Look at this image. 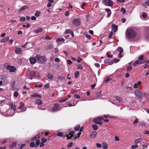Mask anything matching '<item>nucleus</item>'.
<instances>
[{"mask_svg": "<svg viewBox=\"0 0 149 149\" xmlns=\"http://www.w3.org/2000/svg\"><path fill=\"white\" fill-rule=\"evenodd\" d=\"M26 74L28 76H31L30 79L32 80L33 78H37L40 77L39 73L36 71H30L29 70H27L26 72Z\"/></svg>", "mask_w": 149, "mask_h": 149, "instance_id": "1", "label": "nucleus"}, {"mask_svg": "<svg viewBox=\"0 0 149 149\" xmlns=\"http://www.w3.org/2000/svg\"><path fill=\"white\" fill-rule=\"evenodd\" d=\"M126 35L128 38L134 39L135 38L136 33L133 29H130L127 30Z\"/></svg>", "mask_w": 149, "mask_h": 149, "instance_id": "2", "label": "nucleus"}, {"mask_svg": "<svg viewBox=\"0 0 149 149\" xmlns=\"http://www.w3.org/2000/svg\"><path fill=\"white\" fill-rule=\"evenodd\" d=\"M35 57L37 59L38 63H44L47 61V59L45 56H41L37 55L35 56Z\"/></svg>", "mask_w": 149, "mask_h": 149, "instance_id": "3", "label": "nucleus"}, {"mask_svg": "<svg viewBox=\"0 0 149 149\" xmlns=\"http://www.w3.org/2000/svg\"><path fill=\"white\" fill-rule=\"evenodd\" d=\"M102 120H104L103 117L100 116L94 118L93 121L95 123L101 125L102 124V122H101Z\"/></svg>", "mask_w": 149, "mask_h": 149, "instance_id": "4", "label": "nucleus"}, {"mask_svg": "<svg viewBox=\"0 0 149 149\" xmlns=\"http://www.w3.org/2000/svg\"><path fill=\"white\" fill-rule=\"evenodd\" d=\"M103 3L105 6H112L113 5V2L111 0H103Z\"/></svg>", "mask_w": 149, "mask_h": 149, "instance_id": "5", "label": "nucleus"}, {"mask_svg": "<svg viewBox=\"0 0 149 149\" xmlns=\"http://www.w3.org/2000/svg\"><path fill=\"white\" fill-rule=\"evenodd\" d=\"M4 66L7 70H9L10 72H14L16 71V68L14 66L8 65L6 67V65H4Z\"/></svg>", "mask_w": 149, "mask_h": 149, "instance_id": "6", "label": "nucleus"}, {"mask_svg": "<svg viewBox=\"0 0 149 149\" xmlns=\"http://www.w3.org/2000/svg\"><path fill=\"white\" fill-rule=\"evenodd\" d=\"M73 24L75 26H78L80 24V21L79 18H75L73 20Z\"/></svg>", "mask_w": 149, "mask_h": 149, "instance_id": "7", "label": "nucleus"}, {"mask_svg": "<svg viewBox=\"0 0 149 149\" xmlns=\"http://www.w3.org/2000/svg\"><path fill=\"white\" fill-rule=\"evenodd\" d=\"M60 109L59 107V104L58 103H56L54 105V107L52 108V111L55 112L60 110Z\"/></svg>", "mask_w": 149, "mask_h": 149, "instance_id": "8", "label": "nucleus"}, {"mask_svg": "<svg viewBox=\"0 0 149 149\" xmlns=\"http://www.w3.org/2000/svg\"><path fill=\"white\" fill-rule=\"evenodd\" d=\"M134 94L135 96L138 98H140L142 97V93L139 90H136L135 91Z\"/></svg>", "mask_w": 149, "mask_h": 149, "instance_id": "9", "label": "nucleus"}, {"mask_svg": "<svg viewBox=\"0 0 149 149\" xmlns=\"http://www.w3.org/2000/svg\"><path fill=\"white\" fill-rule=\"evenodd\" d=\"M104 63L109 65H112L113 63V61L109 59H106L104 60Z\"/></svg>", "mask_w": 149, "mask_h": 149, "instance_id": "10", "label": "nucleus"}, {"mask_svg": "<svg viewBox=\"0 0 149 149\" xmlns=\"http://www.w3.org/2000/svg\"><path fill=\"white\" fill-rule=\"evenodd\" d=\"M37 59L36 57H31L29 58V61L31 64L33 65L36 62Z\"/></svg>", "mask_w": 149, "mask_h": 149, "instance_id": "11", "label": "nucleus"}, {"mask_svg": "<svg viewBox=\"0 0 149 149\" xmlns=\"http://www.w3.org/2000/svg\"><path fill=\"white\" fill-rule=\"evenodd\" d=\"M20 105L19 106L18 108L19 109H22V111H25L26 110V107H24V104L22 102H21L20 103Z\"/></svg>", "mask_w": 149, "mask_h": 149, "instance_id": "12", "label": "nucleus"}, {"mask_svg": "<svg viewBox=\"0 0 149 149\" xmlns=\"http://www.w3.org/2000/svg\"><path fill=\"white\" fill-rule=\"evenodd\" d=\"M28 8V6H22L20 8L17 9V11L18 12H20L23 10H24Z\"/></svg>", "mask_w": 149, "mask_h": 149, "instance_id": "13", "label": "nucleus"}, {"mask_svg": "<svg viewBox=\"0 0 149 149\" xmlns=\"http://www.w3.org/2000/svg\"><path fill=\"white\" fill-rule=\"evenodd\" d=\"M143 63H142V61H139V60H136L134 63L133 65L136 67Z\"/></svg>", "mask_w": 149, "mask_h": 149, "instance_id": "14", "label": "nucleus"}, {"mask_svg": "<svg viewBox=\"0 0 149 149\" xmlns=\"http://www.w3.org/2000/svg\"><path fill=\"white\" fill-rule=\"evenodd\" d=\"M144 56L143 55H141L138 58V59L139 61H142V63H144L146 61V59L145 58H144Z\"/></svg>", "mask_w": 149, "mask_h": 149, "instance_id": "15", "label": "nucleus"}, {"mask_svg": "<svg viewBox=\"0 0 149 149\" xmlns=\"http://www.w3.org/2000/svg\"><path fill=\"white\" fill-rule=\"evenodd\" d=\"M9 105L11 108L13 109L14 111H16V106L15 104H13V103L10 102L9 104Z\"/></svg>", "mask_w": 149, "mask_h": 149, "instance_id": "16", "label": "nucleus"}, {"mask_svg": "<svg viewBox=\"0 0 149 149\" xmlns=\"http://www.w3.org/2000/svg\"><path fill=\"white\" fill-rule=\"evenodd\" d=\"M15 52L16 54H20L22 52V49L20 48H17L15 49Z\"/></svg>", "mask_w": 149, "mask_h": 149, "instance_id": "17", "label": "nucleus"}, {"mask_svg": "<svg viewBox=\"0 0 149 149\" xmlns=\"http://www.w3.org/2000/svg\"><path fill=\"white\" fill-rule=\"evenodd\" d=\"M105 11L107 13V17H110L111 14V10L108 8H106L105 9Z\"/></svg>", "mask_w": 149, "mask_h": 149, "instance_id": "18", "label": "nucleus"}, {"mask_svg": "<svg viewBox=\"0 0 149 149\" xmlns=\"http://www.w3.org/2000/svg\"><path fill=\"white\" fill-rule=\"evenodd\" d=\"M35 103L38 105H40L42 104V102L40 99H37L35 101Z\"/></svg>", "mask_w": 149, "mask_h": 149, "instance_id": "19", "label": "nucleus"}, {"mask_svg": "<svg viewBox=\"0 0 149 149\" xmlns=\"http://www.w3.org/2000/svg\"><path fill=\"white\" fill-rule=\"evenodd\" d=\"M142 5L144 7L146 8L147 7V6H149V0H147V1L145 2L144 3L142 4Z\"/></svg>", "mask_w": 149, "mask_h": 149, "instance_id": "20", "label": "nucleus"}, {"mask_svg": "<svg viewBox=\"0 0 149 149\" xmlns=\"http://www.w3.org/2000/svg\"><path fill=\"white\" fill-rule=\"evenodd\" d=\"M97 133L96 132L94 131L90 135V137L93 138L95 137L96 136Z\"/></svg>", "mask_w": 149, "mask_h": 149, "instance_id": "21", "label": "nucleus"}, {"mask_svg": "<svg viewBox=\"0 0 149 149\" xmlns=\"http://www.w3.org/2000/svg\"><path fill=\"white\" fill-rule=\"evenodd\" d=\"M112 27H113L112 30H113L114 32H115L117 31L118 27L117 25H115L114 24H113L112 25Z\"/></svg>", "mask_w": 149, "mask_h": 149, "instance_id": "22", "label": "nucleus"}, {"mask_svg": "<svg viewBox=\"0 0 149 149\" xmlns=\"http://www.w3.org/2000/svg\"><path fill=\"white\" fill-rule=\"evenodd\" d=\"M142 139L141 138H138L135 139L134 142L136 143H138L142 141Z\"/></svg>", "mask_w": 149, "mask_h": 149, "instance_id": "23", "label": "nucleus"}, {"mask_svg": "<svg viewBox=\"0 0 149 149\" xmlns=\"http://www.w3.org/2000/svg\"><path fill=\"white\" fill-rule=\"evenodd\" d=\"M126 88L127 89V92L128 93H130L132 91V87L127 86L126 87Z\"/></svg>", "mask_w": 149, "mask_h": 149, "instance_id": "24", "label": "nucleus"}, {"mask_svg": "<svg viewBox=\"0 0 149 149\" xmlns=\"http://www.w3.org/2000/svg\"><path fill=\"white\" fill-rule=\"evenodd\" d=\"M65 77L63 76H58L57 78V81H58L59 80H61V81L63 80H65Z\"/></svg>", "mask_w": 149, "mask_h": 149, "instance_id": "25", "label": "nucleus"}, {"mask_svg": "<svg viewBox=\"0 0 149 149\" xmlns=\"http://www.w3.org/2000/svg\"><path fill=\"white\" fill-rule=\"evenodd\" d=\"M102 148L103 149H106L108 148V145L106 142H104L102 144Z\"/></svg>", "mask_w": 149, "mask_h": 149, "instance_id": "26", "label": "nucleus"}, {"mask_svg": "<svg viewBox=\"0 0 149 149\" xmlns=\"http://www.w3.org/2000/svg\"><path fill=\"white\" fill-rule=\"evenodd\" d=\"M9 38L8 37L6 36L5 38H3L1 40V42H3L6 41H7L9 40Z\"/></svg>", "mask_w": 149, "mask_h": 149, "instance_id": "27", "label": "nucleus"}, {"mask_svg": "<svg viewBox=\"0 0 149 149\" xmlns=\"http://www.w3.org/2000/svg\"><path fill=\"white\" fill-rule=\"evenodd\" d=\"M40 135L39 134H37L32 138V140L34 141L37 139L40 138Z\"/></svg>", "mask_w": 149, "mask_h": 149, "instance_id": "28", "label": "nucleus"}, {"mask_svg": "<svg viewBox=\"0 0 149 149\" xmlns=\"http://www.w3.org/2000/svg\"><path fill=\"white\" fill-rule=\"evenodd\" d=\"M47 76L49 79L52 80L53 78V76L52 75H51L50 73H48L47 75Z\"/></svg>", "mask_w": 149, "mask_h": 149, "instance_id": "29", "label": "nucleus"}, {"mask_svg": "<svg viewBox=\"0 0 149 149\" xmlns=\"http://www.w3.org/2000/svg\"><path fill=\"white\" fill-rule=\"evenodd\" d=\"M42 31V29L41 28H39L36 30L34 32L36 33H38L41 32Z\"/></svg>", "mask_w": 149, "mask_h": 149, "instance_id": "30", "label": "nucleus"}, {"mask_svg": "<svg viewBox=\"0 0 149 149\" xmlns=\"http://www.w3.org/2000/svg\"><path fill=\"white\" fill-rule=\"evenodd\" d=\"M17 143L15 142H13L9 146L10 148H15L16 145Z\"/></svg>", "mask_w": 149, "mask_h": 149, "instance_id": "31", "label": "nucleus"}, {"mask_svg": "<svg viewBox=\"0 0 149 149\" xmlns=\"http://www.w3.org/2000/svg\"><path fill=\"white\" fill-rule=\"evenodd\" d=\"M79 72L78 71H76L74 73V77L75 78H77L79 76Z\"/></svg>", "mask_w": 149, "mask_h": 149, "instance_id": "32", "label": "nucleus"}, {"mask_svg": "<svg viewBox=\"0 0 149 149\" xmlns=\"http://www.w3.org/2000/svg\"><path fill=\"white\" fill-rule=\"evenodd\" d=\"M92 127L94 130H96L98 128V126L97 125L94 124L92 125Z\"/></svg>", "mask_w": 149, "mask_h": 149, "instance_id": "33", "label": "nucleus"}, {"mask_svg": "<svg viewBox=\"0 0 149 149\" xmlns=\"http://www.w3.org/2000/svg\"><path fill=\"white\" fill-rule=\"evenodd\" d=\"M65 40L63 38H58L56 40V41L58 42H60L64 41Z\"/></svg>", "mask_w": 149, "mask_h": 149, "instance_id": "34", "label": "nucleus"}, {"mask_svg": "<svg viewBox=\"0 0 149 149\" xmlns=\"http://www.w3.org/2000/svg\"><path fill=\"white\" fill-rule=\"evenodd\" d=\"M15 81H13L12 83H11V86L12 87V88L14 89H15Z\"/></svg>", "mask_w": 149, "mask_h": 149, "instance_id": "35", "label": "nucleus"}, {"mask_svg": "<svg viewBox=\"0 0 149 149\" xmlns=\"http://www.w3.org/2000/svg\"><path fill=\"white\" fill-rule=\"evenodd\" d=\"M32 96L33 97H38L40 98L41 97V96L40 95L36 93H35Z\"/></svg>", "mask_w": 149, "mask_h": 149, "instance_id": "36", "label": "nucleus"}, {"mask_svg": "<svg viewBox=\"0 0 149 149\" xmlns=\"http://www.w3.org/2000/svg\"><path fill=\"white\" fill-rule=\"evenodd\" d=\"M40 12L37 11L35 13V15L36 17H38L40 15Z\"/></svg>", "mask_w": 149, "mask_h": 149, "instance_id": "37", "label": "nucleus"}, {"mask_svg": "<svg viewBox=\"0 0 149 149\" xmlns=\"http://www.w3.org/2000/svg\"><path fill=\"white\" fill-rule=\"evenodd\" d=\"M80 127V125H78L75 127L74 130L76 131L79 130V129Z\"/></svg>", "mask_w": 149, "mask_h": 149, "instance_id": "38", "label": "nucleus"}, {"mask_svg": "<svg viewBox=\"0 0 149 149\" xmlns=\"http://www.w3.org/2000/svg\"><path fill=\"white\" fill-rule=\"evenodd\" d=\"M116 97L117 100L119 102H122V100L121 98L120 97L118 96H116Z\"/></svg>", "mask_w": 149, "mask_h": 149, "instance_id": "39", "label": "nucleus"}, {"mask_svg": "<svg viewBox=\"0 0 149 149\" xmlns=\"http://www.w3.org/2000/svg\"><path fill=\"white\" fill-rule=\"evenodd\" d=\"M63 133L62 132H58L57 134V135L60 137H62L63 136Z\"/></svg>", "mask_w": 149, "mask_h": 149, "instance_id": "40", "label": "nucleus"}, {"mask_svg": "<svg viewBox=\"0 0 149 149\" xmlns=\"http://www.w3.org/2000/svg\"><path fill=\"white\" fill-rule=\"evenodd\" d=\"M117 51L118 52H119L120 53H122L123 52V50L122 48L121 47H119Z\"/></svg>", "mask_w": 149, "mask_h": 149, "instance_id": "41", "label": "nucleus"}, {"mask_svg": "<svg viewBox=\"0 0 149 149\" xmlns=\"http://www.w3.org/2000/svg\"><path fill=\"white\" fill-rule=\"evenodd\" d=\"M68 99V98H66V99H63L61 100H60L59 101V102H63L67 100Z\"/></svg>", "mask_w": 149, "mask_h": 149, "instance_id": "42", "label": "nucleus"}, {"mask_svg": "<svg viewBox=\"0 0 149 149\" xmlns=\"http://www.w3.org/2000/svg\"><path fill=\"white\" fill-rule=\"evenodd\" d=\"M75 132L74 131H72L69 132V135L70 136H73L74 134H75Z\"/></svg>", "mask_w": 149, "mask_h": 149, "instance_id": "43", "label": "nucleus"}, {"mask_svg": "<svg viewBox=\"0 0 149 149\" xmlns=\"http://www.w3.org/2000/svg\"><path fill=\"white\" fill-rule=\"evenodd\" d=\"M30 146L31 147H33L35 146V144L34 142H32L30 144Z\"/></svg>", "mask_w": 149, "mask_h": 149, "instance_id": "44", "label": "nucleus"}, {"mask_svg": "<svg viewBox=\"0 0 149 149\" xmlns=\"http://www.w3.org/2000/svg\"><path fill=\"white\" fill-rule=\"evenodd\" d=\"M111 77L110 76L108 77L107 79L105 80V82L107 83L111 79Z\"/></svg>", "mask_w": 149, "mask_h": 149, "instance_id": "45", "label": "nucleus"}, {"mask_svg": "<svg viewBox=\"0 0 149 149\" xmlns=\"http://www.w3.org/2000/svg\"><path fill=\"white\" fill-rule=\"evenodd\" d=\"M78 67V69L80 70H82L83 68V67L80 64H78L77 65Z\"/></svg>", "mask_w": 149, "mask_h": 149, "instance_id": "46", "label": "nucleus"}, {"mask_svg": "<svg viewBox=\"0 0 149 149\" xmlns=\"http://www.w3.org/2000/svg\"><path fill=\"white\" fill-rule=\"evenodd\" d=\"M53 48V47L52 46V45H49V46H47L46 47V50H47V49H52Z\"/></svg>", "mask_w": 149, "mask_h": 149, "instance_id": "47", "label": "nucleus"}, {"mask_svg": "<svg viewBox=\"0 0 149 149\" xmlns=\"http://www.w3.org/2000/svg\"><path fill=\"white\" fill-rule=\"evenodd\" d=\"M40 141L39 139H38L36 141V147L37 146H38V145L40 143Z\"/></svg>", "mask_w": 149, "mask_h": 149, "instance_id": "48", "label": "nucleus"}, {"mask_svg": "<svg viewBox=\"0 0 149 149\" xmlns=\"http://www.w3.org/2000/svg\"><path fill=\"white\" fill-rule=\"evenodd\" d=\"M19 20L21 21L24 22L26 20V18L24 17H22L20 18Z\"/></svg>", "mask_w": 149, "mask_h": 149, "instance_id": "49", "label": "nucleus"}, {"mask_svg": "<svg viewBox=\"0 0 149 149\" xmlns=\"http://www.w3.org/2000/svg\"><path fill=\"white\" fill-rule=\"evenodd\" d=\"M138 147V145L137 144H136L135 145H132L131 146V147L132 149H135L137 148Z\"/></svg>", "mask_w": 149, "mask_h": 149, "instance_id": "50", "label": "nucleus"}, {"mask_svg": "<svg viewBox=\"0 0 149 149\" xmlns=\"http://www.w3.org/2000/svg\"><path fill=\"white\" fill-rule=\"evenodd\" d=\"M121 11L124 14L126 12V10L125 8H122L121 9Z\"/></svg>", "mask_w": 149, "mask_h": 149, "instance_id": "51", "label": "nucleus"}, {"mask_svg": "<svg viewBox=\"0 0 149 149\" xmlns=\"http://www.w3.org/2000/svg\"><path fill=\"white\" fill-rule=\"evenodd\" d=\"M41 141L42 142H43V143H45L47 141V139L44 138H42L41 139Z\"/></svg>", "mask_w": 149, "mask_h": 149, "instance_id": "52", "label": "nucleus"}, {"mask_svg": "<svg viewBox=\"0 0 149 149\" xmlns=\"http://www.w3.org/2000/svg\"><path fill=\"white\" fill-rule=\"evenodd\" d=\"M72 31L69 29H66L65 31V34L71 33Z\"/></svg>", "mask_w": 149, "mask_h": 149, "instance_id": "53", "label": "nucleus"}, {"mask_svg": "<svg viewBox=\"0 0 149 149\" xmlns=\"http://www.w3.org/2000/svg\"><path fill=\"white\" fill-rule=\"evenodd\" d=\"M18 95V93L17 91H15L14 93V95L15 97H17Z\"/></svg>", "mask_w": 149, "mask_h": 149, "instance_id": "54", "label": "nucleus"}, {"mask_svg": "<svg viewBox=\"0 0 149 149\" xmlns=\"http://www.w3.org/2000/svg\"><path fill=\"white\" fill-rule=\"evenodd\" d=\"M68 63L69 65H70L72 63V62L70 60H67Z\"/></svg>", "mask_w": 149, "mask_h": 149, "instance_id": "55", "label": "nucleus"}, {"mask_svg": "<svg viewBox=\"0 0 149 149\" xmlns=\"http://www.w3.org/2000/svg\"><path fill=\"white\" fill-rule=\"evenodd\" d=\"M73 145V143L70 142V143L68 145V148H71L72 147Z\"/></svg>", "mask_w": 149, "mask_h": 149, "instance_id": "56", "label": "nucleus"}, {"mask_svg": "<svg viewBox=\"0 0 149 149\" xmlns=\"http://www.w3.org/2000/svg\"><path fill=\"white\" fill-rule=\"evenodd\" d=\"M74 97L76 98H78L80 99V97L79 95L78 94H75L74 95Z\"/></svg>", "mask_w": 149, "mask_h": 149, "instance_id": "57", "label": "nucleus"}, {"mask_svg": "<svg viewBox=\"0 0 149 149\" xmlns=\"http://www.w3.org/2000/svg\"><path fill=\"white\" fill-rule=\"evenodd\" d=\"M107 56L108 58H112L113 56L112 55H110L109 53H108V52H107Z\"/></svg>", "mask_w": 149, "mask_h": 149, "instance_id": "58", "label": "nucleus"}, {"mask_svg": "<svg viewBox=\"0 0 149 149\" xmlns=\"http://www.w3.org/2000/svg\"><path fill=\"white\" fill-rule=\"evenodd\" d=\"M132 69V67L131 66H130L127 67V71H130Z\"/></svg>", "mask_w": 149, "mask_h": 149, "instance_id": "59", "label": "nucleus"}, {"mask_svg": "<svg viewBox=\"0 0 149 149\" xmlns=\"http://www.w3.org/2000/svg\"><path fill=\"white\" fill-rule=\"evenodd\" d=\"M86 37L88 38L89 39H91V36L89 34H86Z\"/></svg>", "mask_w": 149, "mask_h": 149, "instance_id": "60", "label": "nucleus"}, {"mask_svg": "<svg viewBox=\"0 0 149 149\" xmlns=\"http://www.w3.org/2000/svg\"><path fill=\"white\" fill-rule=\"evenodd\" d=\"M49 86V83L47 84L45 86V89H47Z\"/></svg>", "mask_w": 149, "mask_h": 149, "instance_id": "61", "label": "nucleus"}, {"mask_svg": "<svg viewBox=\"0 0 149 149\" xmlns=\"http://www.w3.org/2000/svg\"><path fill=\"white\" fill-rule=\"evenodd\" d=\"M96 145L97 148H100L102 147L101 145L99 143H96Z\"/></svg>", "mask_w": 149, "mask_h": 149, "instance_id": "62", "label": "nucleus"}, {"mask_svg": "<svg viewBox=\"0 0 149 149\" xmlns=\"http://www.w3.org/2000/svg\"><path fill=\"white\" fill-rule=\"evenodd\" d=\"M138 121V119H136L133 122V124L135 125H136Z\"/></svg>", "mask_w": 149, "mask_h": 149, "instance_id": "63", "label": "nucleus"}, {"mask_svg": "<svg viewBox=\"0 0 149 149\" xmlns=\"http://www.w3.org/2000/svg\"><path fill=\"white\" fill-rule=\"evenodd\" d=\"M142 16L143 18L145 19L147 17V15L145 13H143L142 14Z\"/></svg>", "mask_w": 149, "mask_h": 149, "instance_id": "64", "label": "nucleus"}]
</instances>
